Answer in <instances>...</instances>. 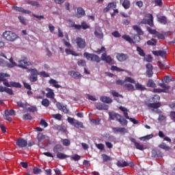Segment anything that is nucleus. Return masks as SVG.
<instances>
[{
	"label": "nucleus",
	"mask_w": 175,
	"mask_h": 175,
	"mask_svg": "<svg viewBox=\"0 0 175 175\" xmlns=\"http://www.w3.org/2000/svg\"><path fill=\"white\" fill-rule=\"evenodd\" d=\"M29 72L31 73V75L38 76L39 75V72L36 69H29Z\"/></svg>",
	"instance_id": "52"
},
{
	"label": "nucleus",
	"mask_w": 175,
	"mask_h": 175,
	"mask_svg": "<svg viewBox=\"0 0 175 175\" xmlns=\"http://www.w3.org/2000/svg\"><path fill=\"white\" fill-rule=\"evenodd\" d=\"M135 90H138L139 91H144V90H146V87L137 83H135Z\"/></svg>",
	"instance_id": "32"
},
{
	"label": "nucleus",
	"mask_w": 175,
	"mask_h": 175,
	"mask_svg": "<svg viewBox=\"0 0 175 175\" xmlns=\"http://www.w3.org/2000/svg\"><path fill=\"white\" fill-rule=\"evenodd\" d=\"M10 75H9L8 73H0V81H3L5 77H10Z\"/></svg>",
	"instance_id": "46"
},
{
	"label": "nucleus",
	"mask_w": 175,
	"mask_h": 175,
	"mask_svg": "<svg viewBox=\"0 0 175 175\" xmlns=\"http://www.w3.org/2000/svg\"><path fill=\"white\" fill-rule=\"evenodd\" d=\"M133 40V43H139V42H140V36L137 35H135Z\"/></svg>",
	"instance_id": "59"
},
{
	"label": "nucleus",
	"mask_w": 175,
	"mask_h": 175,
	"mask_svg": "<svg viewBox=\"0 0 175 175\" xmlns=\"http://www.w3.org/2000/svg\"><path fill=\"white\" fill-rule=\"evenodd\" d=\"M4 92L9 94V95H13V90L8 88H5Z\"/></svg>",
	"instance_id": "63"
},
{
	"label": "nucleus",
	"mask_w": 175,
	"mask_h": 175,
	"mask_svg": "<svg viewBox=\"0 0 175 175\" xmlns=\"http://www.w3.org/2000/svg\"><path fill=\"white\" fill-rule=\"evenodd\" d=\"M146 106L150 109V111L152 113H156V114H161L162 113V111L161 109H158L159 107H161V103H146Z\"/></svg>",
	"instance_id": "2"
},
{
	"label": "nucleus",
	"mask_w": 175,
	"mask_h": 175,
	"mask_svg": "<svg viewBox=\"0 0 175 175\" xmlns=\"http://www.w3.org/2000/svg\"><path fill=\"white\" fill-rule=\"evenodd\" d=\"M42 105L45 107H49V106H50V100H49L47 98H44L42 99Z\"/></svg>",
	"instance_id": "36"
},
{
	"label": "nucleus",
	"mask_w": 175,
	"mask_h": 175,
	"mask_svg": "<svg viewBox=\"0 0 175 175\" xmlns=\"http://www.w3.org/2000/svg\"><path fill=\"white\" fill-rule=\"evenodd\" d=\"M160 99H161V97L156 94L152 97V102L153 103H159L158 100H159Z\"/></svg>",
	"instance_id": "49"
},
{
	"label": "nucleus",
	"mask_w": 175,
	"mask_h": 175,
	"mask_svg": "<svg viewBox=\"0 0 175 175\" xmlns=\"http://www.w3.org/2000/svg\"><path fill=\"white\" fill-rule=\"evenodd\" d=\"M46 91H48V93L46 94V98H50L51 99H54V92L53 90L50 88H46Z\"/></svg>",
	"instance_id": "27"
},
{
	"label": "nucleus",
	"mask_w": 175,
	"mask_h": 175,
	"mask_svg": "<svg viewBox=\"0 0 175 175\" xmlns=\"http://www.w3.org/2000/svg\"><path fill=\"white\" fill-rule=\"evenodd\" d=\"M100 100L103 103L110 104V103H113V99H111V98H110L109 96H101Z\"/></svg>",
	"instance_id": "23"
},
{
	"label": "nucleus",
	"mask_w": 175,
	"mask_h": 175,
	"mask_svg": "<svg viewBox=\"0 0 175 175\" xmlns=\"http://www.w3.org/2000/svg\"><path fill=\"white\" fill-rule=\"evenodd\" d=\"M147 86L151 87L152 88H155V87H157V84L154 83V81H152V79H150L148 82Z\"/></svg>",
	"instance_id": "41"
},
{
	"label": "nucleus",
	"mask_w": 175,
	"mask_h": 175,
	"mask_svg": "<svg viewBox=\"0 0 175 175\" xmlns=\"http://www.w3.org/2000/svg\"><path fill=\"white\" fill-rule=\"evenodd\" d=\"M56 107L58 110H61V111H63V113H65V114H68V113H69V109H68V107L66 105H64V104L57 103Z\"/></svg>",
	"instance_id": "8"
},
{
	"label": "nucleus",
	"mask_w": 175,
	"mask_h": 175,
	"mask_svg": "<svg viewBox=\"0 0 175 175\" xmlns=\"http://www.w3.org/2000/svg\"><path fill=\"white\" fill-rule=\"evenodd\" d=\"M102 158L103 160V162H109V161H111V157L108 156L107 154H102Z\"/></svg>",
	"instance_id": "40"
},
{
	"label": "nucleus",
	"mask_w": 175,
	"mask_h": 175,
	"mask_svg": "<svg viewBox=\"0 0 175 175\" xmlns=\"http://www.w3.org/2000/svg\"><path fill=\"white\" fill-rule=\"evenodd\" d=\"M68 122H69V124H71V125H74L75 128H84L83 122H79V120H77L73 118L68 117Z\"/></svg>",
	"instance_id": "5"
},
{
	"label": "nucleus",
	"mask_w": 175,
	"mask_h": 175,
	"mask_svg": "<svg viewBox=\"0 0 175 175\" xmlns=\"http://www.w3.org/2000/svg\"><path fill=\"white\" fill-rule=\"evenodd\" d=\"M137 51L141 55V57L146 56V53H144V51L142 48H140V46L137 47Z\"/></svg>",
	"instance_id": "42"
},
{
	"label": "nucleus",
	"mask_w": 175,
	"mask_h": 175,
	"mask_svg": "<svg viewBox=\"0 0 175 175\" xmlns=\"http://www.w3.org/2000/svg\"><path fill=\"white\" fill-rule=\"evenodd\" d=\"M52 117L53 118H55V120H58L59 121H61V120H62V116L59 113L53 114V115H52Z\"/></svg>",
	"instance_id": "51"
},
{
	"label": "nucleus",
	"mask_w": 175,
	"mask_h": 175,
	"mask_svg": "<svg viewBox=\"0 0 175 175\" xmlns=\"http://www.w3.org/2000/svg\"><path fill=\"white\" fill-rule=\"evenodd\" d=\"M159 147L160 148H162L163 150H165V151H169L170 150V147H169L164 142L161 143L160 145H159Z\"/></svg>",
	"instance_id": "31"
},
{
	"label": "nucleus",
	"mask_w": 175,
	"mask_h": 175,
	"mask_svg": "<svg viewBox=\"0 0 175 175\" xmlns=\"http://www.w3.org/2000/svg\"><path fill=\"white\" fill-rule=\"evenodd\" d=\"M120 124H121V125H126V124H128V121L126 120L125 118H121V120L119 121Z\"/></svg>",
	"instance_id": "64"
},
{
	"label": "nucleus",
	"mask_w": 175,
	"mask_h": 175,
	"mask_svg": "<svg viewBox=\"0 0 175 175\" xmlns=\"http://www.w3.org/2000/svg\"><path fill=\"white\" fill-rule=\"evenodd\" d=\"M147 31L150 32L152 35H157V30L151 29V27H148Z\"/></svg>",
	"instance_id": "58"
},
{
	"label": "nucleus",
	"mask_w": 175,
	"mask_h": 175,
	"mask_svg": "<svg viewBox=\"0 0 175 175\" xmlns=\"http://www.w3.org/2000/svg\"><path fill=\"white\" fill-rule=\"evenodd\" d=\"M116 8H117V3H116V2L109 3L107 8L104 9V12H107L110 9H116Z\"/></svg>",
	"instance_id": "22"
},
{
	"label": "nucleus",
	"mask_w": 175,
	"mask_h": 175,
	"mask_svg": "<svg viewBox=\"0 0 175 175\" xmlns=\"http://www.w3.org/2000/svg\"><path fill=\"white\" fill-rule=\"evenodd\" d=\"M135 147L137 148V150H140L141 151H143L144 150V145L139 144V142H135Z\"/></svg>",
	"instance_id": "35"
},
{
	"label": "nucleus",
	"mask_w": 175,
	"mask_h": 175,
	"mask_svg": "<svg viewBox=\"0 0 175 175\" xmlns=\"http://www.w3.org/2000/svg\"><path fill=\"white\" fill-rule=\"evenodd\" d=\"M102 61H105L107 64H113V59L108 56L106 53H103L101 56Z\"/></svg>",
	"instance_id": "17"
},
{
	"label": "nucleus",
	"mask_w": 175,
	"mask_h": 175,
	"mask_svg": "<svg viewBox=\"0 0 175 175\" xmlns=\"http://www.w3.org/2000/svg\"><path fill=\"white\" fill-rule=\"evenodd\" d=\"M10 63L5 62V61H3V59H0V64H4V66H8V68H14V66H17V64L13 62V58L10 57Z\"/></svg>",
	"instance_id": "6"
},
{
	"label": "nucleus",
	"mask_w": 175,
	"mask_h": 175,
	"mask_svg": "<svg viewBox=\"0 0 175 175\" xmlns=\"http://www.w3.org/2000/svg\"><path fill=\"white\" fill-rule=\"evenodd\" d=\"M148 46H157V40L154 38H152L150 40L147 41Z\"/></svg>",
	"instance_id": "34"
},
{
	"label": "nucleus",
	"mask_w": 175,
	"mask_h": 175,
	"mask_svg": "<svg viewBox=\"0 0 175 175\" xmlns=\"http://www.w3.org/2000/svg\"><path fill=\"white\" fill-rule=\"evenodd\" d=\"M65 53L67 54V55H73L74 57H79V55L73 51L70 48H68L65 49Z\"/></svg>",
	"instance_id": "24"
},
{
	"label": "nucleus",
	"mask_w": 175,
	"mask_h": 175,
	"mask_svg": "<svg viewBox=\"0 0 175 175\" xmlns=\"http://www.w3.org/2000/svg\"><path fill=\"white\" fill-rule=\"evenodd\" d=\"M77 64L79 65V66H85L86 63L85 60L81 59L78 61Z\"/></svg>",
	"instance_id": "61"
},
{
	"label": "nucleus",
	"mask_w": 175,
	"mask_h": 175,
	"mask_svg": "<svg viewBox=\"0 0 175 175\" xmlns=\"http://www.w3.org/2000/svg\"><path fill=\"white\" fill-rule=\"evenodd\" d=\"M76 43L79 49H85V40L81 38H77Z\"/></svg>",
	"instance_id": "11"
},
{
	"label": "nucleus",
	"mask_w": 175,
	"mask_h": 175,
	"mask_svg": "<svg viewBox=\"0 0 175 175\" xmlns=\"http://www.w3.org/2000/svg\"><path fill=\"white\" fill-rule=\"evenodd\" d=\"M125 81H127L128 83H132L133 84H135L136 83V81H135V79L131 78V77H126L125 79Z\"/></svg>",
	"instance_id": "62"
},
{
	"label": "nucleus",
	"mask_w": 175,
	"mask_h": 175,
	"mask_svg": "<svg viewBox=\"0 0 175 175\" xmlns=\"http://www.w3.org/2000/svg\"><path fill=\"white\" fill-rule=\"evenodd\" d=\"M164 83H170V81H173V78L169 75H167L162 80Z\"/></svg>",
	"instance_id": "39"
},
{
	"label": "nucleus",
	"mask_w": 175,
	"mask_h": 175,
	"mask_svg": "<svg viewBox=\"0 0 175 175\" xmlns=\"http://www.w3.org/2000/svg\"><path fill=\"white\" fill-rule=\"evenodd\" d=\"M154 38H157L158 39H165V36L159 32H157Z\"/></svg>",
	"instance_id": "54"
},
{
	"label": "nucleus",
	"mask_w": 175,
	"mask_h": 175,
	"mask_svg": "<svg viewBox=\"0 0 175 175\" xmlns=\"http://www.w3.org/2000/svg\"><path fill=\"white\" fill-rule=\"evenodd\" d=\"M57 158H59V159H65V158H68V155L60 152L57 154Z\"/></svg>",
	"instance_id": "43"
},
{
	"label": "nucleus",
	"mask_w": 175,
	"mask_h": 175,
	"mask_svg": "<svg viewBox=\"0 0 175 175\" xmlns=\"http://www.w3.org/2000/svg\"><path fill=\"white\" fill-rule=\"evenodd\" d=\"M23 120H32V116H31V114L27 113L23 116Z\"/></svg>",
	"instance_id": "60"
},
{
	"label": "nucleus",
	"mask_w": 175,
	"mask_h": 175,
	"mask_svg": "<svg viewBox=\"0 0 175 175\" xmlns=\"http://www.w3.org/2000/svg\"><path fill=\"white\" fill-rule=\"evenodd\" d=\"M33 174H40V173H42V170L38 167H34L33 169Z\"/></svg>",
	"instance_id": "47"
},
{
	"label": "nucleus",
	"mask_w": 175,
	"mask_h": 175,
	"mask_svg": "<svg viewBox=\"0 0 175 175\" xmlns=\"http://www.w3.org/2000/svg\"><path fill=\"white\" fill-rule=\"evenodd\" d=\"M122 6L124 8V9H129L131 7V2H129V0H124Z\"/></svg>",
	"instance_id": "33"
},
{
	"label": "nucleus",
	"mask_w": 175,
	"mask_h": 175,
	"mask_svg": "<svg viewBox=\"0 0 175 175\" xmlns=\"http://www.w3.org/2000/svg\"><path fill=\"white\" fill-rule=\"evenodd\" d=\"M2 37L8 42H16L18 39V36L12 31H5L3 33Z\"/></svg>",
	"instance_id": "1"
},
{
	"label": "nucleus",
	"mask_w": 175,
	"mask_h": 175,
	"mask_svg": "<svg viewBox=\"0 0 175 175\" xmlns=\"http://www.w3.org/2000/svg\"><path fill=\"white\" fill-rule=\"evenodd\" d=\"M133 29L137 32V35L142 36L144 34V32H143V30H142V28L137 25H133Z\"/></svg>",
	"instance_id": "26"
},
{
	"label": "nucleus",
	"mask_w": 175,
	"mask_h": 175,
	"mask_svg": "<svg viewBox=\"0 0 175 175\" xmlns=\"http://www.w3.org/2000/svg\"><path fill=\"white\" fill-rule=\"evenodd\" d=\"M91 61H94L95 62H100V57H99V56L97 55L93 54Z\"/></svg>",
	"instance_id": "38"
},
{
	"label": "nucleus",
	"mask_w": 175,
	"mask_h": 175,
	"mask_svg": "<svg viewBox=\"0 0 175 175\" xmlns=\"http://www.w3.org/2000/svg\"><path fill=\"white\" fill-rule=\"evenodd\" d=\"M112 131L113 133H122L123 135L128 133V130L124 127H113Z\"/></svg>",
	"instance_id": "10"
},
{
	"label": "nucleus",
	"mask_w": 175,
	"mask_h": 175,
	"mask_svg": "<svg viewBox=\"0 0 175 175\" xmlns=\"http://www.w3.org/2000/svg\"><path fill=\"white\" fill-rule=\"evenodd\" d=\"M94 35L98 39H103V31H102V28L96 26L94 29Z\"/></svg>",
	"instance_id": "7"
},
{
	"label": "nucleus",
	"mask_w": 175,
	"mask_h": 175,
	"mask_svg": "<svg viewBox=\"0 0 175 175\" xmlns=\"http://www.w3.org/2000/svg\"><path fill=\"white\" fill-rule=\"evenodd\" d=\"M96 109H97V110H109V105L101 103H97L96 104Z\"/></svg>",
	"instance_id": "15"
},
{
	"label": "nucleus",
	"mask_w": 175,
	"mask_h": 175,
	"mask_svg": "<svg viewBox=\"0 0 175 175\" xmlns=\"http://www.w3.org/2000/svg\"><path fill=\"white\" fill-rule=\"evenodd\" d=\"M77 13L78 14H80V16H85V11L81 8H79L77 9Z\"/></svg>",
	"instance_id": "55"
},
{
	"label": "nucleus",
	"mask_w": 175,
	"mask_h": 175,
	"mask_svg": "<svg viewBox=\"0 0 175 175\" xmlns=\"http://www.w3.org/2000/svg\"><path fill=\"white\" fill-rule=\"evenodd\" d=\"M31 66V63L29 62H27V60L23 59V60H20L18 62V66L19 68H23V69H25L27 66Z\"/></svg>",
	"instance_id": "14"
},
{
	"label": "nucleus",
	"mask_w": 175,
	"mask_h": 175,
	"mask_svg": "<svg viewBox=\"0 0 175 175\" xmlns=\"http://www.w3.org/2000/svg\"><path fill=\"white\" fill-rule=\"evenodd\" d=\"M37 139L38 140V146L41 148H43L44 146L40 144L41 142H43L44 139H46V135H43V133H39L37 137Z\"/></svg>",
	"instance_id": "18"
},
{
	"label": "nucleus",
	"mask_w": 175,
	"mask_h": 175,
	"mask_svg": "<svg viewBox=\"0 0 175 175\" xmlns=\"http://www.w3.org/2000/svg\"><path fill=\"white\" fill-rule=\"evenodd\" d=\"M80 158H81V157H80V155L79 154H75L72 157H70V161H80Z\"/></svg>",
	"instance_id": "50"
},
{
	"label": "nucleus",
	"mask_w": 175,
	"mask_h": 175,
	"mask_svg": "<svg viewBox=\"0 0 175 175\" xmlns=\"http://www.w3.org/2000/svg\"><path fill=\"white\" fill-rule=\"evenodd\" d=\"M146 68L148 77H152V75H154V72H152V64L150 63L147 64Z\"/></svg>",
	"instance_id": "13"
},
{
	"label": "nucleus",
	"mask_w": 175,
	"mask_h": 175,
	"mask_svg": "<svg viewBox=\"0 0 175 175\" xmlns=\"http://www.w3.org/2000/svg\"><path fill=\"white\" fill-rule=\"evenodd\" d=\"M124 87L127 91H135V86L131 83L124 84Z\"/></svg>",
	"instance_id": "28"
},
{
	"label": "nucleus",
	"mask_w": 175,
	"mask_h": 175,
	"mask_svg": "<svg viewBox=\"0 0 175 175\" xmlns=\"http://www.w3.org/2000/svg\"><path fill=\"white\" fill-rule=\"evenodd\" d=\"M152 137H154V135L152 134H150L148 135H146L144 137H142L140 138V140H150V139H152Z\"/></svg>",
	"instance_id": "48"
},
{
	"label": "nucleus",
	"mask_w": 175,
	"mask_h": 175,
	"mask_svg": "<svg viewBox=\"0 0 175 175\" xmlns=\"http://www.w3.org/2000/svg\"><path fill=\"white\" fill-rule=\"evenodd\" d=\"M68 74L70 75V76H71L74 79H81V74H80V72H79L72 70V71H70Z\"/></svg>",
	"instance_id": "21"
},
{
	"label": "nucleus",
	"mask_w": 175,
	"mask_h": 175,
	"mask_svg": "<svg viewBox=\"0 0 175 175\" xmlns=\"http://www.w3.org/2000/svg\"><path fill=\"white\" fill-rule=\"evenodd\" d=\"M16 113V111H14V109H11V110H5V116H14Z\"/></svg>",
	"instance_id": "37"
},
{
	"label": "nucleus",
	"mask_w": 175,
	"mask_h": 175,
	"mask_svg": "<svg viewBox=\"0 0 175 175\" xmlns=\"http://www.w3.org/2000/svg\"><path fill=\"white\" fill-rule=\"evenodd\" d=\"M119 110L122 111L124 117L126 118V120H129L131 122H133V124H139V121L136 120L135 118H129L128 116V112L129 111V109H128L126 107L120 106L119 107Z\"/></svg>",
	"instance_id": "3"
},
{
	"label": "nucleus",
	"mask_w": 175,
	"mask_h": 175,
	"mask_svg": "<svg viewBox=\"0 0 175 175\" xmlns=\"http://www.w3.org/2000/svg\"><path fill=\"white\" fill-rule=\"evenodd\" d=\"M72 27H74L75 29H81V28L83 29H88V28H90V26L87 24V23L84 21L81 23V25H76L72 23Z\"/></svg>",
	"instance_id": "9"
},
{
	"label": "nucleus",
	"mask_w": 175,
	"mask_h": 175,
	"mask_svg": "<svg viewBox=\"0 0 175 175\" xmlns=\"http://www.w3.org/2000/svg\"><path fill=\"white\" fill-rule=\"evenodd\" d=\"M62 151H64V147L59 144H57L53 147V152H55L56 154H58Z\"/></svg>",
	"instance_id": "25"
},
{
	"label": "nucleus",
	"mask_w": 175,
	"mask_h": 175,
	"mask_svg": "<svg viewBox=\"0 0 175 175\" xmlns=\"http://www.w3.org/2000/svg\"><path fill=\"white\" fill-rule=\"evenodd\" d=\"M116 58L120 61V62H124V61H126V59H128V55L124 53H118Z\"/></svg>",
	"instance_id": "16"
},
{
	"label": "nucleus",
	"mask_w": 175,
	"mask_h": 175,
	"mask_svg": "<svg viewBox=\"0 0 175 175\" xmlns=\"http://www.w3.org/2000/svg\"><path fill=\"white\" fill-rule=\"evenodd\" d=\"M152 54L154 55H156V57H161L162 58H165V56L166 55V51H153Z\"/></svg>",
	"instance_id": "19"
},
{
	"label": "nucleus",
	"mask_w": 175,
	"mask_h": 175,
	"mask_svg": "<svg viewBox=\"0 0 175 175\" xmlns=\"http://www.w3.org/2000/svg\"><path fill=\"white\" fill-rule=\"evenodd\" d=\"M159 21L161 23V24H166L167 21H166V17L165 16H161L159 18Z\"/></svg>",
	"instance_id": "56"
},
{
	"label": "nucleus",
	"mask_w": 175,
	"mask_h": 175,
	"mask_svg": "<svg viewBox=\"0 0 175 175\" xmlns=\"http://www.w3.org/2000/svg\"><path fill=\"white\" fill-rule=\"evenodd\" d=\"M11 87H15L16 88H21V84L18 82L11 81Z\"/></svg>",
	"instance_id": "45"
},
{
	"label": "nucleus",
	"mask_w": 175,
	"mask_h": 175,
	"mask_svg": "<svg viewBox=\"0 0 175 175\" xmlns=\"http://www.w3.org/2000/svg\"><path fill=\"white\" fill-rule=\"evenodd\" d=\"M122 38L124 39V40H126V42H129V43H133V39H131L129 36L124 35Z\"/></svg>",
	"instance_id": "44"
},
{
	"label": "nucleus",
	"mask_w": 175,
	"mask_h": 175,
	"mask_svg": "<svg viewBox=\"0 0 175 175\" xmlns=\"http://www.w3.org/2000/svg\"><path fill=\"white\" fill-rule=\"evenodd\" d=\"M128 163L125 161H118L117 163V166L118 167H125V166H128Z\"/></svg>",
	"instance_id": "30"
},
{
	"label": "nucleus",
	"mask_w": 175,
	"mask_h": 175,
	"mask_svg": "<svg viewBox=\"0 0 175 175\" xmlns=\"http://www.w3.org/2000/svg\"><path fill=\"white\" fill-rule=\"evenodd\" d=\"M29 79L31 83H35V81H38V75H31Z\"/></svg>",
	"instance_id": "57"
},
{
	"label": "nucleus",
	"mask_w": 175,
	"mask_h": 175,
	"mask_svg": "<svg viewBox=\"0 0 175 175\" xmlns=\"http://www.w3.org/2000/svg\"><path fill=\"white\" fill-rule=\"evenodd\" d=\"M55 129H57V131H60L61 132H66V127L62 125H55Z\"/></svg>",
	"instance_id": "29"
},
{
	"label": "nucleus",
	"mask_w": 175,
	"mask_h": 175,
	"mask_svg": "<svg viewBox=\"0 0 175 175\" xmlns=\"http://www.w3.org/2000/svg\"><path fill=\"white\" fill-rule=\"evenodd\" d=\"M147 18H144L142 21V24H148V25H150V27H154V17L152 16V14H146Z\"/></svg>",
	"instance_id": "4"
},
{
	"label": "nucleus",
	"mask_w": 175,
	"mask_h": 175,
	"mask_svg": "<svg viewBox=\"0 0 175 175\" xmlns=\"http://www.w3.org/2000/svg\"><path fill=\"white\" fill-rule=\"evenodd\" d=\"M16 146H18V147H21V148H24V147H27V146H28V142L23 138H19L16 143Z\"/></svg>",
	"instance_id": "12"
},
{
	"label": "nucleus",
	"mask_w": 175,
	"mask_h": 175,
	"mask_svg": "<svg viewBox=\"0 0 175 175\" xmlns=\"http://www.w3.org/2000/svg\"><path fill=\"white\" fill-rule=\"evenodd\" d=\"M13 9L16 12H21V13H24V14H29V13H31V11L27 10H24V8H23L21 7H14V6Z\"/></svg>",
	"instance_id": "20"
},
{
	"label": "nucleus",
	"mask_w": 175,
	"mask_h": 175,
	"mask_svg": "<svg viewBox=\"0 0 175 175\" xmlns=\"http://www.w3.org/2000/svg\"><path fill=\"white\" fill-rule=\"evenodd\" d=\"M92 55L93 54H90V53H88L87 52H85L84 54H83V57H85V58H86V59L88 60H90L91 61L92 58Z\"/></svg>",
	"instance_id": "53"
}]
</instances>
